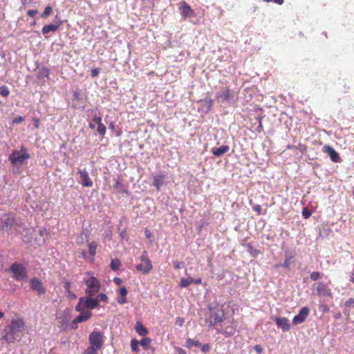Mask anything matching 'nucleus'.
I'll list each match as a JSON object with an SVG mask.
<instances>
[{"label":"nucleus","instance_id":"nucleus-1","mask_svg":"<svg viewBox=\"0 0 354 354\" xmlns=\"http://www.w3.org/2000/svg\"><path fill=\"white\" fill-rule=\"evenodd\" d=\"M25 322L23 318L17 317L11 320L10 324L4 328L3 339L8 344L15 343L21 339L20 333L25 330Z\"/></svg>","mask_w":354,"mask_h":354},{"label":"nucleus","instance_id":"nucleus-2","mask_svg":"<svg viewBox=\"0 0 354 354\" xmlns=\"http://www.w3.org/2000/svg\"><path fill=\"white\" fill-rule=\"evenodd\" d=\"M15 227L17 231L21 228L25 229L24 223L21 221H17L12 214H3L0 217V230L6 232H10Z\"/></svg>","mask_w":354,"mask_h":354},{"label":"nucleus","instance_id":"nucleus-3","mask_svg":"<svg viewBox=\"0 0 354 354\" xmlns=\"http://www.w3.org/2000/svg\"><path fill=\"white\" fill-rule=\"evenodd\" d=\"M83 282L86 286L85 290L86 295L94 296L100 290L101 283L100 280L94 277L93 274L90 272L85 273Z\"/></svg>","mask_w":354,"mask_h":354},{"label":"nucleus","instance_id":"nucleus-4","mask_svg":"<svg viewBox=\"0 0 354 354\" xmlns=\"http://www.w3.org/2000/svg\"><path fill=\"white\" fill-rule=\"evenodd\" d=\"M237 322L232 317H226L223 322L216 328L218 333L225 335V337H231L236 331Z\"/></svg>","mask_w":354,"mask_h":354},{"label":"nucleus","instance_id":"nucleus-5","mask_svg":"<svg viewBox=\"0 0 354 354\" xmlns=\"http://www.w3.org/2000/svg\"><path fill=\"white\" fill-rule=\"evenodd\" d=\"M93 296L86 295V297H80L75 307L76 311L97 308L99 306V299L97 298H93Z\"/></svg>","mask_w":354,"mask_h":354},{"label":"nucleus","instance_id":"nucleus-6","mask_svg":"<svg viewBox=\"0 0 354 354\" xmlns=\"http://www.w3.org/2000/svg\"><path fill=\"white\" fill-rule=\"evenodd\" d=\"M9 270L13 274L14 279L20 281L28 278V272L25 266L18 262L13 263L9 268Z\"/></svg>","mask_w":354,"mask_h":354},{"label":"nucleus","instance_id":"nucleus-7","mask_svg":"<svg viewBox=\"0 0 354 354\" xmlns=\"http://www.w3.org/2000/svg\"><path fill=\"white\" fill-rule=\"evenodd\" d=\"M88 342L90 346L88 347H93V348L97 350H101L104 346V336L100 331L93 330L88 337Z\"/></svg>","mask_w":354,"mask_h":354},{"label":"nucleus","instance_id":"nucleus-8","mask_svg":"<svg viewBox=\"0 0 354 354\" xmlns=\"http://www.w3.org/2000/svg\"><path fill=\"white\" fill-rule=\"evenodd\" d=\"M30 158V154L28 153L27 149L21 146L20 151L15 150L10 156L9 160L11 163L15 165L17 162L22 163L25 160Z\"/></svg>","mask_w":354,"mask_h":354},{"label":"nucleus","instance_id":"nucleus-9","mask_svg":"<svg viewBox=\"0 0 354 354\" xmlns=\"http://www.w3.org/2000/svg\"><path fill=\"white\" fill-rule=\"evenodd\" d=\"M141 263L138 264L136 267L138 271H140L144 274H148L153 268V265L151 260L148 258L147 252H143L140 257Z\"/></svg>","mask_w":354,"mask_h":354},{"label":"nucleus","instance_id":"nucleus-10","mask_svg":"<svg viewBox=\"0 0 354 354\" xmlns=\"http://www.w3.org/2000/svg\"><path fill=\"white\" fill-rule=\"evenodd\" d=\"M225 317L224 312L222 310H212L210 315V325L216 328L223 322Z\"/></svg>","mask_w":354,"mask_h":354},{"label":"nucleus","instance_id":"nucleus-11","mask_svg":"<svg viewBox=\"0 0 354 354\" xmlns=\"http://www.w3.org/2000/svg\"><path fill=\"white\" fill-rule=\"evenodd\" d=\"M30 288L32 290L36 292L38 295H42L46 293V288L43 283L37 278H32L30 281Z\"/></svg>","mask_w":354,"mask_h":354},{"label":"nucleus","instance_id":"nucleus-12","mask_svg":"<svg viewBox=\"0 0 354 354\" xmlns=\"http://www.w3.org/2000/svg\"><path fill=\"white\" fill-rule=\"evenodd\" d=\"M316 295L319 297H332L333 293L329 286L324 283L319 282L316 288Z\"/></svg>","mask_w":354,"mask_h":354},{"label":"nucleus","instance_id":"nucleus-13","mask_svg":"<svg viewBox=\"0 0 354 354\" xmlns=\"http://www.w3.org/2000/svg\"><path fill=\"white\" fill-rule=\"evenodd\" d=\"M309 313H310V310L308 307H306V306L302 307L300 309L298 315H295L293 317L292 323L294 324H300L303 323L306 320L307 317L308 316Z\"/></svg>","mask_w":354,"mask_h":354},{"label":"nucleus","instance_id":"nucleus-14","mask_svg":"<svg viewBox=\"0 0 354 354\" xmlns=\"http://www.w3.org/2000/svg\"><path fill=\"white\" fill-rule=\"evenodd\" d=\"M324 151L327 153L333 162H339L341 158L339 153L330 146L326 145L324 147Z\"/></svg>","mask_w":354,"mask_h":354},{"label":"nucleus","instance_id":"nucleus-15","mask_svg":"<svg viewBox=\"0 0 354 354\" xmlns=\"http://www.w3.org/2000/svg\"><path fill=\"white\" fill-rule=\"evenodd\" d=\"M78 174L80 176L82 180V185L83 187H91L93 186V181L91 180L88 172L86 169H78Z\"/></svg>","mask_w":354,"mask_h":354},{"label":"nucleus","instance_id":"nucleus-16","mask_svg":"<svg viewBox=\"0 0 354 354\" xmlns=\"http://www.w3.org/2000/svg\"><path fill=\"white\" fill-rule=\"evenodd\" d=\"M274 320L277 327L281 328L283 331H288L290 328L289 321L286 317H275Z\"/></svg>","mask_w":354,"mask_h":354},{"label":"nucleus","instance_id":"nucleus-17","mask_svg":"<svg viewBox=\"0 0 354 354\" xmlns=\"http://www.w3.org/2000/svg\"><path fill=\"white\" fill-rule=\"evenodd\" d=\"M80 313L73 321V324L81 323L89 319L92 316V313L90 310H82L79 311Z\"/></svg>","mask_w":354,"mask_h":354},{"label":"nucleus","instance_id":"nucleus-18","mask_svg":"<svg viewBox=\"0 0 354 354\" xmlns=\"http://www.w3.org/2000/svg\"><path fill=\"white\" fill-rule=\"evenodd\" d=\"M180 14L184 18L191 17L194 15V12L192 10L189 5L186 2H183L180 7Z\"/></svg>","mask_w":354,"mask_h":354},{"label":"nucleus","instance_id":"nucleus-19","mask_svg":"<svg viewBox=\"0 0 354 354\" xmlns=\"http://www.w3.org/2000/svg\"><path fill=\"white\" fill-rule=\"evenodd\" d=\"M230 150L228 145H222L219 147H213L211 149L212 153L216 157H221Z\"/></svg>","mask_w":354,"mask_h":354},{"label":"nucleus","instance_id":"nucleus-20","mask_svg":"<svg viewBox=\"0 0 354 354\" xmlns=\"http://www.w3.org/2000/svg\"><path fill=\"white\" fill-rule=\"evenodd\" d=\"M135 329L140 336H145L149 333L147 328L140 322H136Z\"/></svg>","mask_w":354,"mask_h":354},{"label":"nucleus","instance_id":"nucleus-21","mask_svg":"<svg viewBox=\"0 0 354 354\" xmlns=\"http://www.w3.org/2000/svg\"><path fill=\"white\" fill-rule=\"evenodd\" d=\"M230 89L229 87H226V89L223 93H219L216 95V98L219 102H224L229 100Z\"/></svg>","mask_w":354,"mask_h":354},{"label":"nucleus","instance_id":"nucleus-22","mask_svg":"<svg viewBox=\"0 0 354 354\" xmlns=\"http://www.w3.org/2000/svg\"><path fill=\"white\" fill-rule=\"evenodd\" d=\"M120 297H118L117 301L120 304H124L127 302L126 296L127 295V290L125 287H122L119 290Z\"/></svg>","mask_w":354,"mask_h":354},{"label":"nucleus","instance_id":"nucleus-23","mask_svg":"<svg viewBox=\"0 0 354 354\" xmlns=\"http://www.w3.org/2000/svg\"><path fill=\"white\" fill-rule=\"evenodd\" d=\"M49 69L46 67H42L41 68L39 69L38 72H37V78L39 80H42V79H44V78H47L48 79L49 78Z\"/></svg>","mask_w":354,"mask_h":354},{"label":"nucleus","instance_id":"nucleus-24","mask_svg":"<svg viewBox=\"0 0 354 354\" xmlns=\"http://www.w3.org/2000/svg\"><path fill=\"white\" fill-rule=\"evenodd\" d=\"M59 28V25L48 24L45 25L42 28V33L46 35L50 32H55Z\"/></svg>","mask_w":354,"mask_h":354},{"label":"nucleus","instance_id":"nucleus-25","mask_svg":"<svg viewBox=\"0 0 354 354\" xmlns=\"http://www.w3.org/2000/svg\"><path fill=\"white\" fill-rule=\"evenodd\" d=\"M185 346L188 348H190L192 346L200 347L201 346V343L198 340L188 338L185 342Z\"/></svg>","mask_w":354,"mask_h":354},{"label":"nucleus","instance_id":"nucleus-26","mask_svg":"<svg viewBox=\"0 0 354 354\" xmlns=\"http://www.w3.org/2000/svg\"><path fill=\"white\" fill-rule=\"evenodd\" d=\"M194 281V279L192 277L181 278L179 283L180 288H187L191 285Z\"/></svg>","mask_w":354,"mask_h":354},{"label":"nucleus","instance_id":"nucleus-27","mask_svg":"<svg viewBox=\"0 0 354 354\" xmlns=\"http://www.w3.org/2000/svg\"><path fill=\"white\" fill-rule=\"evenodd\" d=\"M164 176H154L153 180V185L157 188L158 190L160 189L161 186L163 184Z\"/></svg>","mask_w":354,"mask_h":354},{"label":"nucleus","instance_id":"nucleus-28","mask_svg":"<svg viewBox=\"0 0 354 354\" xmlns=\"http://www.w3.org/2000/svg\"><path fill=\"white\" fill-rule=\"evenodd\" d=\"M89 253L91 256L94 257L96 254V250L97 248V244L95 241H92L88 245Z\"/></svg>","mask_w":354,"mask_h":354},{"label":"nucleus","instance_id":"nucleus-29","mask_svg":"<svg viewBox=\"0 0 354 354\" xmlns=\"http://www.w3.org/2000/svg\"><path fill=\"white\" fill-rule=\"evenodd\" d=\"M120 266L121 262L118 259H114L111 260L110 267L113 270H118L120 268Z\"/></svg>","mask_w":354,"mask_h":354},{"label":"nucleus","instance_id":"nucleus-30","mask_svg":"<svg viewBox=\"0 0 354 354\" xmlns=\"http://www.w3.org/2000/svg\"><path fill=\"white\" fill-rule=\"evenodd\" d=\"M139 344L140 342L136 339H132L131 340V348L133 352L138 353L140 351Z\"/></svg>","mask_w":354,"mask_h":354},{"label":"nucleus","instance_id":"nucleus-31","mask_svg":"<svg viewBox=\"0 0 354 354\" xmlns=\"http://www.w3.org/2000/svg\"><path fill=\"white\" fill-rule=\"evenodd\" d=\"M140 344L144 348H147L151 343V339L149 337H145L142 339L140 342Z\"/></svg>","mask_w":354,"mask_h":354},{"label":"nucleus","instance_id":"nucleus-32","mask_svg":"<svg viewBox=\"0 0 354 354\" xmlns=\"http://www.w3.org/2000/svg\"><path fill=\"white\" fill-rule=\"evenodd\" d=\"M64 288L71 298H76V295L74 293H73L71 290V282L69 281H66Z\"/></svg>","mask_w":354,"mask_h":354},{"label":"nucleus","instance_id":"nucleus-33","mask_svg":"<svg viewBox=\"0 0 354 354\" xmlns=\"http://www.w3.org/2000/svg\"><path fill=\"white\" fill-rule=\"evenodd\" d=\"M53 8L50 6H47L44 9V12L41 14L40 17L41 18H46L52 14Z\"/></svg>","mask_w":354,"mask_h":354},{"label":"nucleus","instance_id":"nucleus-34","mask_svg":"<svg viewBox=\"0 0 354 354\" xmlns=\"http://www.w3.org/2000/svg\"><path fill=\"white\" fill-rule=\"evenodd\" d=\"M10 94V91L8 88L6 86H0V95L3 97H8Z\"/></svg>","mask_w":354,"mask_h":354},{"label":"nucleus","instance_id":"nucleus-35","mask_svg":"<svg viewBox=\"0 0 354 354\" xmlns=\"http://www.w3.org/2000/svg\"><path fill=\"white\" fill-rule=\"evenodd\" d=\"M97 131L100 135L104 136L106 132V128L102 123L99 124L97 125Z\"/></svg>","mask_w":354,"mask_h":354},{"label":"nucleus","instance_id":"nucleus-36","mask_svg":"<svg viewBox=\"0 0 354 354\" xmlns=\"http://www.w3.org/2000/svg\"><path fill=\"white\" fill-rule=\"evenodd\" d=\"M113 188L115 189L117 192L119 193L127 192V190L122 189V184L119 180H116L115 184L113 186Z\"/></svg>","mask_w":354,"mask_h":354},{"label":"nucleus","instance_id":"nucleus-37","mask_svg":"<svg viewBox=\"0 0 354 354\" xmlns=\"http://www.w3.org/2000/svg\"><path fill=\"white\" fill-rule=\"evenodd\" d=\"M322 274L319 272H313L310 274V278L313 281H316L321 277Z\"/></svg>","mask_w":354,"mask_h":354},{"label":"nucleus","instance_id":"nucleus-38","mask_svg":"<svg viewBox=\"0 0 354 354\" xmlns=\"http://www.w3.org/2000/svg\"><path fill=\"white\" fill-rule=\"evenodd\" d=\"M97 349L93 348V347H87L84 352V354H98Z\"/></svg>","mask_w":354,"mask_h":354},{"label":"nucleus","instance_id":"nucleus-39","mask_svg":"<svg viewBox=\"0 0 354 354\" xmlns=\"http://www.w3.org/2000/svg\"><path fill=\"white\" fill-rule=\"evenodd\" d=\"M312 214V212L310 209H308V208L305 207L302 209V216L305 218H308Z\"/></svg>","mask_w":354,"mask_h":354},{"label":"nucleus","instance_id":"nucleus-40","mask_svg":"<svg viewBox=\"0 0 354 354\" xmlns=\"http://www.w3.org/2000/svg\"><path fill=\"white\" fill-rule=\"evenodd\" d=\"M172 263L175 270L180 269L184 266L183 262H180L178 261H174L172 262Z\"/></svg>","mask_w":354,"mask_h":354},{"label":"nucleus","instance_id":"nucleus-41","mask_svg":"<svg viewBox=\"0 0 354 354\" xmlns=\"http://www.w3.org/2000/svg\"><path fill=\"white\" fill-rule=\"evenodd\" d=\"M96 298H97L99 299V302L100 301H104V302L108 301V297L105 293L99 294Z\"/></svg>","mask_w":354,"mask_h":354},{"label":"nucleus","instance_id":"nucleus-42","mask_svg":"<svg viewBox=\"0 0 354 354\" xmlns=\"http://www.w3.org/2000/svg\"><path fill=\"white\" fill-rule=\"evenodd\" d=\"M93 122L97 124V125L99 124H102V117L96 113H95L93 118Z\"/></svg>","mask_w":354,"mask_h":354},{"label":"nucleus","instance_id":"nucleus-43","mask_svg":"<svg viewBox=\"0 0 354 354\" xmlns=\"http://www.w3.org/2000/svg\"><path fill=\"white\" fill-rule=\"evenodd\" d=\"M344 305L347 308H351L354 306V298H349L344 303Z\"/></svg>","mask_w":354,"mask_h":354},{"label":"nucleus","instance_id":"nucleus-44","mask_svg":"<svg viewBox=\"0 0 354 354\" xmlns=\"http://www.w3.org/2000/svg\"><path fill=\"white\" fill-rule=\"evenodd\" d=\"M292 257H293L292 256L286 257L284 260V262L282 264V266L284 268H289L290 267V261L292 259Z\"/></svg>","mask_w":354,"mask_h":354},{"label":"nucleus","instance_id":"nucleus-45","mask_svg":"<svg viewBox=\"0 0 354 354\" xmlns=\"http://www.w3.org/2000/svg\"><path fill=\"white\" fill-rule=\"evenodd\" d=\"M100 73V68H92L91 71V75L92 77H96L99 75Z\"/></svg>","mask_w":354,"mask_h":354},{"label":"nucleus","instance_id":"nucleus-46","mask_svg":"<svg viewBox=\"0 0 354 354\" xmlns=\"http://www.w3.org/2000/svg\"><path fill=\"white\" fill-rule=\"evenodd\" d=\"M254 350L258 353V354H261L264 349L260 345V344H256L254 345Z\"/></svg>","mask_w":354,"mask_h":354},{"label":"nucleus","instance_id":"nucleus-47","mask_svg":"<svg viewBox=\"0 0 354 354\" xmlns=\"http://www.w3.org/2000/svg\"><path fill=\"white\" fill-rule=\"evenodd\" d=\"M24 120V117L19 115L13 119L12 124H15L21 123Z\"/></svg>","mask_w":354,"mask_h":354},{"label":"nucleus","instance_id":"nucleus-48","mask_svg":"<svg viewBox=\"0 0 354 354\" xmlns=\"http://www.w3.org/2000/svg\"><path fill=\"white\" fill-rule=\"evenodd\" d=\"M201 351L205 353H208L210 350V346L208 344H205L203 346H201Z\"/></svg>","mask_w":354,"mask_h":354},{"label":"nucleus","instance_id":"nucleus-49","mask_svg":"<svg viewBox=\"0 0 354 354\" xmlns=\"http://www.w3.org/2000/svg\"><path fill=\"white\" fill-rule=\"evenodd\" d=\"M248 249V251L252 253V254H258L259 252L257 251V250L254 249L253 247L250 244V243H248L246 245Z\"/></svg>","mask_w":354,"mask_h":354},{"label":"nucleus","instance_id":"nucleus-50","mask_svg":"<svg viewBox=\"0 0 354 354\" xmlns=\"http://www.w3.org/2000/svg\"><path fill=\"white\" fill-rule=\"evenodd\" d=\"M184 322H185L184 318L178 317L176 321V324L178 325V326L181 327V326H183Z\"/></svg>","mask_w":354,"mask_h":354},{"label":"nucleus","instance_id":"nucleus-51","mask_svg":"<svg viewBox=\"0 0 354 354\" xmlns=\"http://www.w3.org/2000/svg\"><path fill=\"white\" fill-rule=\"evenodd\" d=\"M37 12V10H30L27 12V14L29 17H34Z\"/></svg>","mask_w":354,"mask_h":354},{"label":"nucleus","instance_id":"nucleus-52","mask_svg":"<svg viewBox=\"0 0 354 354\" xmlns=\"http://www.w3.org/2000/svg\"><path fill=\"white\" fill-rule=\"evenodd\" d=\"M266 2H274L278 5H282L283 3V0H263Z\"/></svg>","mask_w":354,"mask_h":354},{"label":"nucleus","instance_id":"nucleus-53","mask_svg":"<svg viewBox=\"0 0 354 354\" xmlns=\"http://www.w3.org/2000/svg\"><path fill=\"white\" fill-rule=\"evenodd\" d=\"M320 309L323 313H328L330 310L329 307L327 305H322Z\"/></svg>","mask_w":354,"mask_h":354},{"label":"nucleus","instance_id":"nucleus-54","mask_svg":"<svg viewBox=\"0 0 354 354\" xmlns=\"http://www.w3.org/2000/svg\"><path fill=\"white\" fill-rule=\"evenodd\" d=\"M32 121L34 122V126L36 129H38L39 127V119L37 118H33Z\"/></svg>","mask_w":354,"mask_h":354},{"label":"nucleus","instance_id":"nucleus-55","mask_svg":"<svg viewBox=\"0 0 354 354\" xmlns=\"http://www.w3.org/2000/svg\"><path fill=\"white\" fill-rule=\"evenodd\" d=\"M113 281H114V283L118 286H120L122 282V280L119 277H115Z\"/></svg>","mask_w":354,"mask_h":354},{"label":"nucleus","instance_id":"nucleus-56","mask_svg":"<svg viewBox=\"0 0 354 354\" xmlns=\"http://www.w3.org/2000/svg\"><path fill=\"white\" fill-rule=\"evenodd\" d=\"M193 283L196 285H199L202 283V279H201V278L195 279H194Z\"/></svg>","mask_w":354,"mask_h":354},{"label":"nucleus","instance_id":"nucleus-57","mask_svg":"<svg viewBox=\"0 0 354 354\" xmlns=\"http://www.w3.org/2000/svg\"><path fill=\"white\" fill-rule=\"evenodd\" d=\"M178 354H187L186 351L181 348H177Z\"/></svg>","mask_w":354,"mask_h":354},{"label":"nucleus","instance_id":"nucleus-58","mask_svg":"<svg viewBox=\"0 0 354 354\" xmlns=\"http://www.w3.org/2000/svg\"><path fill=\"white\" fill-rule=\"evenodd\" d=\"M262 130H263V125H262L261 122H260L259 124L257 127V131L260 133V132H261Z\"/></svg>","mask_w":354,"mask_h":354},{"label":"nucleus","instance_id":"nucleus-59","mask_svg":"<svg viewBox=\"0 0 354 354\" xmlns=\"http://www.w3.org/2000/svg\"><path fill=\"white\" fill-rule=\"evenodd\" d=\"M254 210H255V211L258 212L259 213H260V212H261V206H260V205H257V206H255V207H254Z\"/></svg>","mask_w":354,"mask_h":354},{"label":"nucleus","instance_id":"nucleus-60","mask_svg":"<svg viewBox=\"0 0 354 354\" xmlns=\"http://www.w3.org/2000/svg\"><path fill=\"white\" fill-rule=\"evenodd\" d=\"M342 316L341 313L339 312H338L337 313H336L335 315H334V318L335 319H339Z\"/></svg>","mask_w":354,"mask_h":354},{"label":"nucleus","instance_id":"nucleus-61","mask_svg":"<svg viewBox=\"0 0 354 354\" xmlns=\"http://www.w3.org/2000/svg\"><path fill=\"white\" fill-rule=\"evenodd\" d=\"M298 147L294 146V145H288L287 149H297Z\"/></svg>","mask_w":354,"mask_h":354},{"label":"nucleus","instance_id":"nucleus-62","mask_svg":"<svg viewBox=\"0 0 354 354\" xmlns=\"http://www.w3.org/2000/svg\"><path fill=\"white\" fill-rule=\"evenodd\" d=\"M88 127L90 129H93L95 127V125L93 123H89Z\"/></svg>","mask_w":354,"mask_h":354},{"label":"nucleus","instance_id":"nucleus-63","mask_svg":"<svg viewBox=\"0 0 354 354\" xmlns=\"http://www.w3.org/2000/svg\"><path fill=\"white\" fill-rule=\"evenodd\" d=\"M350 281L354 283V274L353 273L351 274V277L350 278Z\"/></svg>","mask_w":354,"mask_h":354},{"label":"nucleus","instance_id":"nucleus-64","mask_svg":"<svg viewBox=\"0 0 354 354\" xmlns=\"http://www.w3.org/2000/svg\"><path fill=\"white\" fill-rule=\"evenodd\" d=\"M4 317V313L1 311H0V319H2Z\"/></svg>","mask_w":354,"mask_h":354}]
</instances>
